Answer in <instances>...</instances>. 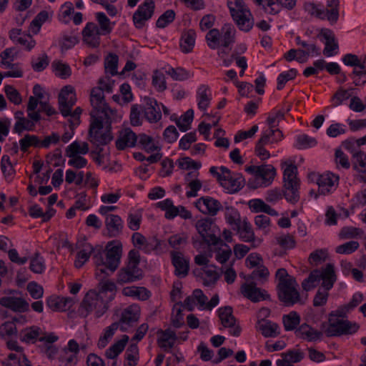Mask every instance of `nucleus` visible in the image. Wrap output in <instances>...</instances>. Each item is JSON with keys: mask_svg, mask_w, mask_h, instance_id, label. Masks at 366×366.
<instances>
[{"mask_svg": "<svg viewBox=\"0 0 366 366\" xmlns=\"http://www.w3.org/2000/svg\"><path fill=\"white\" fill-rule=\"evenodd\" d=\"M362 300L363 296L362 294H355L352 296L351 301L349 303L344 305L340 309H338L337 310V312L339 313V316L345 317L347 312L356 307L360 303L362 302Z\"/></svg>", "mask_w": 366, "mask_h": 366, "instance_id": "47", "label": "nucleus"}, {"mask_svg": "<svg viewBox=\"0 0 366 366\" xmlns=\"http://www.w3.org/2000/svg\"><path fill=\"white\" fill-rule=\"evenodd\" d=\"M129 341V336L124 335L121 340L116 342L109 349L107 350L105 355L109 359L116 358L124 349Z\"/></svg>", "mask_w": 366, "mask_h": 366, "instance_id": "34", "label": "nucleus"}, {"mask_svg": "<svg viewBox=\"0 0 366 366\" xmlns=\"http://www.w3.org/2000/svg\"><path fill=\"white\" fill-rule=\"evenodd\" d=\"M154 11V2L153 0H145L133 14V21L135 26L142 29L145 22L149 20Z\"/></svg>", "mask_w": 366, "mask_h": 366, "instance_id": "15", "label": "nucleus"}, {"mask_svg": "<svg viewBox=\"0 0 366 366\" xmlns=\"http://www.w3.org/2000/svg\"><path fill=\"white\" fill-rule=\"evenodd\" d=\"M119 57L117 54L110 53L105 59L104 69L106 73L114 76L117 74Z\"/></svg>", "mask_w": 366, "mask_h": 366, "instance_id": "50", "label": "nucleus"}, {"mask_svg": "<svg viewBox=\"0 0 366 366\" xmlns=\"http://www.w3.org/2000/svg\"><path fill=\"white\" fill-rule=\"evenodd\" d=\"M166 73L176 81H184L189 77V72L181 67L169 68L166 71Z\"/></svg>", "mask_w": 366, "mask_h": 366, "instance_id": "62", "label": "nucleus"}, {"mask_svg": "<svg viewBox=\"0 0 366 366\" xmlns=\"http://www.w3.org/2000/svg\"><path fill=\"white\" fill-rule=\"evenodd\" d=\"M195 227L198 233L207 244L217 245L221 241L217 234V228L212 219H199L197 222Z\"/></svg>", "mask_w": 366, "mask_h": 366, "instance_id": "12", "label": "nucleus"}, {"mask_svg": "<svg viewBox=\"0 0 366 366\" xmlns=\"http://www.w3.org/2000/svg\"><path fill=\"white\" fill-rule=\"evenodd\" d=\"M296 42L305 49H299V54H301V56L306 57L320 54V49L315 44H308L307 41L302 40L300 36L296 37Z\"/></svg>", "mask_w": 366, "mask_h": 366, "instance_id": "39", "label": "nucleus"}, {"mask_svg": "<svg viewBox=\"0 0 366 366\" xmlns=\"http://www.w3.org/2000/svg\"><path fill=\"white\" fill-rule=\"evenodd\" d=\"M76 100L74 89L71 86H65L61 89L58 99L59 109L64 117L71 116L78 121L82 109L80 107H76L73 112H71Z\"/></svg>", "mask_w": 366, "mask_h": 366, "instance_id": "7", "label": "nucleus"}, {"mask_svg": "<svg viewBox=\"0 0 366 366\" xmlns=\"http://www.w3.org/2000/svg\"><path fill=\"white\" fill-rule=\"evenodd\" d=\"M175 18V12L172 10H167L162 14L156 22V26L158 28H164L169 24L172 23Z\"/></svg>", "mask_w": 366, "mask_h": 366, "instance_id": "60", "label": "nucleus"}, {"mask_svg": "<svg viewBox=\"0 0 366 366\" xmlns=\"http://www.w3.org/2000/svg\"><path fill=\"white\" fill-rule=\"evenodd\" d=\"M222 35L220 38V44L227 48L234 42L235 29L230 24H225L222 29Z\"/></svg>", "mask_w": 366, "mask_h": 366, "instance_id": "44", "label": "nucleus"}, {"mask_svg": "<svg viewBox=\"0 0 366 366\" xmlns=\"http://www.w3.org/2000/svg\"><path fill=\"white\" fill-rule=\"evenodd\" d=\"M41 335H42L41 328L37 326H32L21 330L19 339L27 344H33L36 340H39Z\"/></svg>", "mask_w": 366, "mask_h": 366, "instance_id": "32", "label": "nucleus"}, {"mask_svg": "<svg viewBox=\"0 0 366 366\" xmlns=\"http://www.w3.org/2000/svg\"><path fill=\"white\" fill-rule=\"evenodd\" d=\"M199 274L203 280V284L205 286L214 285L219 279V274L215 270L213 266H208L199 271Z\"/></svg>", "mask_w": 366, "mask_h": 366, "instance_id": "33", "label": "nucleus"}, {"mask_svg": "<svg viewBox=\"0 0 366 366\" xmlns=\"http://www.w3.org/2000/svg\"><path fill=\"white\" fill-rule=\"evenodd\" d=\"M96 19L99 24V29L102 31V35H107L112 31V24L103 12L96 14Z\"/></svg>", "mask_w": 366, "mask_h": 366, "instance_id": "46", "label": "nucleus"}, {"mask_svg": "<svg viewBox=\"0 0 366 366\" xmlns=\"http://www.w3.org/2000/svg\"><path fill=\"white\" fill-rule=\"evenodd\" d=\"M119 327L121 328V325L118 322H114L111 325L106 327L104 335L99 339L98 347L99 348H104L112 340Z\"/></svg>", "mask_w": 366, "mask_h": 366, "instance_id": "41", "label": "nucleus"}, {"mask_svg": "<svg viewBox=\"0 0 366 366\" xmlns=\"http://www.w3.org/2000/svg\"><path fill=\"white\" fill-rule=\"evenodd\" d=\"M319 187V193L326 195L335 190L339 184V176L332 172L317 175L316 179Z\"/></svg>", "mask_w": 366, "mask_h": 366, "instance_id": "17", "label": "nucleus"}, {"mask_svg": "<svg viewBox=\"0 0 366 366\" xmlns=\"http://www.w3.org/2000/svg\"><path fill=\"white\" fill-rule=\"evenodd\" d=\"M107 307L102 294L94 290L89 291L85 295L79 309L81 315L86 316L89 312L95 310L97 317L104 314Z\"/></svg>", "mask_w": 366, "mask_h": 366, "instance_id": "9", "label": "nucleus"}, {"mask_svg": "<svg viewBox=\"0 0 366 366\" xmlns=\"http://www.w3.org/2000/svg\"><path fill=\"white\" fill-rule=\"evenodd\" d=\"M240 290L244 297L254 302L267 300L269 297V295L265 290L257 287L256 285L253 282L242 284Z\"/></svg>", "mask_w": 366, "mask_h": 366, "instance_id": "20", "label": "nucleus"}, {"mask_svg": "<svg viewBox=\"0 0 366 366\" xmlns=\"http://www.w3.org/2000/svg\"><path fill=\"white\" fill-rule=\"evenodd\" d=\"M172 264L175 267V274L184 277L189 272V259H186L183 254L179 252L173 251L171 252Z\"/></svg>", "mask_w": 366, "mask_h": 366, "instance_id": "26", "label": "nucleus"}, {"mask_svg": "<svg viewBox=\"0 0 366 366\" xmlns=\"http://www.w3.org/2000/svg\"><path fill=\"white\" fill-rule=\"evenodd\" d=\"M196 33L194 30L190 29L182 35L180 47L184 53H189L192 51L195 43Z\"/></svg>", "mask_w": 366, "mask_h": 366, "instance_id": "42", "label": "nucleus"}, {"mask_svg": "<svg viewBox=\"0 0 366 366\" xmlns=\"http://www.w3.org/2000/svg\"><path fill=\"white\" fill-rule=\"evenodd\" d=\"M227 6L233 19L241 30L249 31L253 24L251 14L242 0H228Z\"/></svg>", "mask_w": 366, "mask_h": 366, "instance_id": "8", "label": "nucleus"}, {"mask_svg": "<svg viewBox=\"0 0 366 366\" xmlns=\"http://www.w3.org/2000/svg\"><path fill=\"white\" fill-rule=\"evenodd\" d=\"M90 102L93 107L90 115L94 113L97 116H103L105 119H110L112 109L106 103L104 94L101 88H93L90 94Z\"/></svg>", "mask_w": 366, "mask_h": 366, "instance_id": "13", "label": "nucleus"}, {"mask_svg": "<svg viewBox=\"0 0 366 366\" xmlns=\"http://www.w3.org/2000/svg\"><path fill=\"white\" fill-rule=\"evenodd\" d=\"M49 18V14L46 11H41L36 17L32 20L30 24V29L34 34H37L43 23H44Z\"/></svg>", "mask_w": 366, "mask_h": 366, "instance_id": "54", "label": "nucleus"}, {"mask_svg": "<svg viewBox=\"0 0 366 366\" xmlns=\"http://www.w3.org/2000/svg\"><path fill=\"white\" fill-rule=\"evenodd\" d=\"M30 269L36 274H41L45 269V263L43 257L38 252L30 259Z\"/></svg>", "mask_w": 366, "mask_h": 366, "instance_id": "55", "label": "nucleus"}, {"mask_svg": "<svg viewBox=\"0 0 366 366\" xmlns=\"http://www.w3.org/2000/svg\"><path fill=\"white\" fill-rule=\"evenodd\" d=\"M249 208L254 212H264L270 215H277V212L259 199H252L248 202Z\"/></svg>", "mask_w": 366, "mask_h": 366, "instance_id": "40", "label": "nucleus"}, {"mask_svg": "<svg viewBox=\"0 0 366 366\" xmlns=\"http://www.w3.org/2000/svg\"><path fill=\"white\" fill-rule=\"evenodd\" d=\"M317 37L321 41L325 40L324 55L326 56H333L335 54V51L337 50L339 47L333 32L328 29H322Z\"/></svg>", "mask_w": 366, "mask_h": 366, "instance_id": "22", "label": "nucleus"}, {"mask_svg": "<svg viewBox=\"0 0 366 366\" xmlns=\"http://www.w3.org/2000/svg\"><path fill=\"white\" fill-rule=\"evenodd\" d=\"M296 336L307 341H315L320 339L322 332L315 330L307 324H302L295 331Z\"/></svg>", "mask_w": 366, "mask_h": 366, "instance_id": "31", "label": "nucleus"}, {"mask_svg": "<svg viewBox=\"0 0 366 366\" xmlns=\"http://www.w3.org/2000/svg\"><path fill=\"white\" fill-rule=\"evenodd\" d=\"M152 84L159 92H163L167 89L165 76L159 70H155L152 75Z\"/></svg>", "mask_w": 366, "mask_h": 366, "instance_id": "58", "label": "nucleus"}, {"mask_svg": "<svg viewBox=\"0 0 366 366\" xmlns=\"http://www.w3.org/2000/svg\"><path fill=\"white\" fill-rule=\"evenodd\" d=\"M89 148L87 142H79L74 141L66 149V155L67 157H74L76 155L86 154L89 152Z\"/></svg>", "mask_w": 366, "mask_h": 366, "instance_id": "35", "label": "nucleus"}, {"mask_svg": "<svg viewBox=\"0 0 366 366\" xmlns=\"http://www.w3.org/2000/svg\"><path fill=\"white\" fill-rule=\"evenodd\" d=\"M225 219L228 224H229L232 229L235 227H239L241 222L240 215L238 211L232 207H226L224 209Z\"/></svg>", "mask_w": 366, "mask_h": 366, "instance_id": "48", "label": "nucleus"}, {"mask_svg": "<svg viewBox=\"0 0 366 366\" xmlns=\"http://www.w3.org/2000/svg\"><path fill=\"white\" fill-rule=\"evenodd\" d=\"M160 336L157 340L158 345L167 351L172 348L174 345V342L177 339L176 332L171 329H167L165 330H161L159 332Z\"/></svg>", "mask_w": 366, "mask_h": 366, "instance_id": "29", "label": "nucleus"}, {"mask_svg": "<svg viewBox=\"0 0 366 366\" xmlns=\"http://www.w3.org/2000/svg\"><path fill=\"white\" fill-rule=\"evenodd\" d=\"M339 313H331L328 320V324L322 323V328L327 337H338L344 335H352L355 333L359 325L355 322H351L348 320L340 318Z\"/></svg>", "mask_w": 366, "mask_h": 366, "instance_id": "5", "label": "nucleus"}, {"mask_svg": "<svg viewBox=\"0 0 366 366\" xmlns=\"http://www.w3.org/2000/svg\"><path fill=\"white\" fill-rule=\"evenodd\" d=\"M138 136L130 129L126 128L119 132L116 141V147L119 150H124L127 147H133L137 142Z\"/></svg>", "mask_w": 366, "mask_h": 366, "instance_id": "24", "label": "nucleus"}, {"mask_svg": "<svg viewBox=\"0 0 366 366\" xmlns=\"http://www.w3.org/2000/svg\"><path fill=\"white\" fill-rule=\"evenodd\" d=\"M140 316V308L137 305H132L125 308L118 322L120 323L121 330L125 331L138 322Z\"/></svg>", "mask_w": 366, "mask_h": 366, "instance_id": "18", "label": "nucleus"}, {"mask_svg": "<svg viewBox=\"0 0 366 366\" xmlns=\"http://www.w3.org/2000/svg\"><path fill=\"white\" fill-rule=\"evenodd\" d=\"M6 295L0 298V305L15 312H25L29 310V304L22 293L18 290H7Z\"/></svg>", "mask_w": 366, "mask_h": 366, "instance_id": "10", "label": "nucleus"}, {"mask_svg": "<svg viewBox=\"0 0 366 366\" xmlns=\"http://www.w3.org/2000/svg\"><path fill=\"white\" fill-rule=\"evenodd\" d=\"M285 118V112L282 110L277 111L274 113L269 114L267 122L270 128L271 134H274L275 133H279V139L282 138L283 134L282 132L278 129H274V128L278 126L280 122Z\"/></svg>", "mask_w": 366, "mask_h": 366, "instance_id": "38", "label": "nucleus"}, {"mask_svg": "<svg viewBox=\"0 0 366 366\" xmlns=\"http://www.w3.org/2000/svg\"><path fill=\"white\" fill-rule=\"evenodd\" d=\"M74 305L71 297H51L47 300V305L54 311H66Z\"/></svg>", "mask_w": 366, "mask_h": 366, "instance_id": "30", "label": "nucleus"}, {"mask_svg": "<svg viewBox=\"0 0 366 366\" xmlns=\"http://www.w3.org/2000/svg\"><path fill=\"white\" fill-rule=\"evenodd\" d=\"M279 327L276 323L264 320L258 321V329L265 337H276L279 335Z\"/></svg>", "mask_w": 366, "mask_h": 366, "instance_id": "36", "label": "nucleus"}, {"mask_svg": "<svg viewBox=\"0 0 366 366\" xmlns=\"http://www.w3.org/2000/svg\"><path fill=\"white\" fill-rule=\"evenodd\" d=\"M219 170L222 171V179L220 184L229 193H235L239 191L244 185V179L242 174H232L230 170L225 167H220Z\"/></svg>", "mask_w": 366, "mask_h": 366, "instance_id": "14", "label": "nucleus"}, {"mask_svg": "<svg viewBox=\"0 0 366 366\" xmlns=\"http://www.w3.org/2000/svg\"><path fill=\"white\" fill-rule=\"evenodd\" d=\"M218 312L221 323L224 327L234 326L236 319L232 315V308L230 306L219 308Z\"/></svg>", "mask_w": 366, "mask_h": 366, "instance_id": "43", "label": "nucleus"}, {"mask_svg": "<svg viewBox=\"0 0 366 366\" xmlns=\"http://www.w3.org/2000/svg\"><path fill=\"white\" fill-rule=\"evenodd\" d=\"M352 167L359 173L366 174V153L360 150L352 154ZM366 182V178L363 179Z\"/></svg>", "mask_w": 366, "mask_h": 366, "instance_id": "37", "label": "nucleus"}, {"mask_svg": "<svg viewBox=\"0 0 366 366\" xmlns=\"http://www.w3.org/2000/svg\"><path fill=\"white\" fill-rule=\"evenodd\" d=\"M134 245L145 253H150L160 246V241L157 239H147L141 233L135 232L132 237Z\"/></svg>", "mask_w": 366, "mask_h": 366, "instance_id": "23", "label": "nucleus"}, {"mask_svg": "<svg viewBox=\"0 0 366 366\" xmlns=\"http://www.w3.org/2000/svg\"><path fill=\"white\" fill-rule=\"evenodd\" d=\"M102 31L99 26L93 23H88L82 31L84 42L89 47L97 48L100 44V36Z\"/></svg>", "mask_w": 366, "mask_h": 366, "instance_id": "19", "label": "nucleus"}, {"mask_svg": "<svg viewBox=\"0 0 366 366\" xmlns=\"http://www.w3.org/2000/svg\"><path fill=\"white\" fill-rule=\"evenodd\" d=\"M327 255L328 253L327 249H317L310 254L308 261L310 264L317 266L325 262L327 258Z\"/></svg>", "mask_w": 366, "mask_h": 366, "instance_id": "57", "label": "nucleus"}, {"mask_svg": "<svg viewBox=\"0 0 366 366\" xmlns=\"http://www.w3.org/2000/svg\"><path fill=\"white\" fill-rule=\"evenodd\" d=\"M122 253V245L118 241L108 242L104 252L98 251L94 255L97 266V274L107 273L109 270L113 273L119 267Z\"/></svg>", "mask_w": 366, "mask_h": 366, "instance_id": "1", "label": "nucleus"}, {"mask_svg": "<svg viewBox=\"0 0 366 366\" xmlns=\"http://www.w3.org/2000/svg\"><path fill=\"white\" fill-rule=\"evenodd\" d=\"M34 122L33 120L28 119L25 117L20 119V121H16L14 127V132L18 134H21L24 130L31 131L33 129L34 127Z\"/></svg>", "mask_w": 366, "mask_h": 366, "instance_id": "61", "label": "nucleus"}, {"mask_svg": "<svg viewBox=\"0 0 366 366\" xmlns=\"http://www.w3.org/2000/svg\"><path fill=\"white\" fill-rule=\"evenodd\" d=\"M297 168L293 164L286 165L283 172V194L287 202L295 204L300 199V181L297 177Z\"/></svg>", "mask_w": 366, "mask_h": 366, "instance_id": "6", "label": "nucleus"}, {"mask_svg": "<svg viewBox=\"0 0 366 366\" xmlns=\"http://www.w3.org/2000/svg\"><path fill=\"white\" fill-rule=\"evenodd\" d=\"M299 285L296 280L282 283L277 285V295L279 300L284 303L285 306H292L297 302H301L300 295L298 291Z\"/></svg>", "mask_w": 366, "mask_h": 366, "instance_id": "11", "label": "nucleus"}, {"mask_svg": "<svg viewBox=\"0 0 366 366\" xmlns=\"http://www.w3.org/2000/svg\"><path fill=\"white\" fill-rule=\"evenodd\" d=\"M138 143L140 147L147 152H152L155 150H160V148L154 143V139L145 134H140L138 136Z\"/></svg>", "mask_w": 366, "mask_h": 366, "instance_id": "45", "label": "nucleus"}, {"mask_svg": "<svg viewBox=\"0 0 366 366\" xmlns=\"http://www.w3.org/2000/svg\"><path fill=\"white\" fill-rule=\"evenodd\" d=\"M360 247V244L357 241H350L335 248V252L338 254H351L356 251Z\"/></svg>", "mask_w": 366, "mask_h": 366, "instance_id": "63", "label": "nucleus"}, {"mask_svg": "<svg viewBox=\"0 0 366 366\" xmlns=\"http://www.w3.org/2000/svg\"><path fill=\"white\" fill-rule=\"evenodd\" d=\"M245 170L253 175L247 182V186L253 189L269 186L276 176V169L271 164L251 165Z\"/></svg>", "mask_w": 366, "mask_h": 366, "instance_id": "4", "label": "nucleus"}, {"mask_svg": "<svg viewBox=\"0 0 366 366\" xmlns=\"http://www.w3.org/2000/svg\"><path fill=\"white\" fill-rule=\"evenodd\" d=\"M142 277V269L137 266L127 264L117 273V282L120 285L136 282Z\"/></svg>", "mask_w": 366, "mask_h": 366, "instance_id": "16", "label": "nucleus"}, {"mask_svg": "<svg viewBox=\"0 0 366 366\" xmlns=\"http://www.w3.org/2000/svg\"><path fill=\"white\" fill-rule=\"evenodd\" d=\"M39 102V99L36 97H30L27 104L28 117L35 122H39L41 119L40 110L36 111Z\"/></svg>", "mask_w": 366, "mask_h": 366, "instance_id": "49", "label": "nucleus"}, {"mask_svg": "<svg viewBox=\"0 0 366 366\" xmlns=\"http://www.w3.org/2000/svg\"><path fill=\"white\" fill-rule=\"evenodd\" d=\"M336 280L334 265L327 264L322 269L312 271L308 277L302 282V287L305 291L308 292L314 289L317 283L322 280V287L326 290H330L333 287Z\"/></svg>", "mask_w": 366, "mask_h": 366, "instance_id": "3", "label": "nucleus"}, {"mask_svg": "<svg viewBox=\"0 0 366 366\" xmlns=\"http://www.w3.org/2000/svg\"><path fill=\"white\" fill-rule=\"evenodd\" d=\"M208 88L206 86H201L198 89V97L199 98V101L198 102V107L200 109L205 110L210 102V98L207 94Z\"/></svg>", "mask_w": 366, "mask_h": 366, "instance_id": "59", "label": "nucleus"}, {"mask_svg": "<svg viewBox=\"0 0 366 366\" xmlns=\"http://www.w3.org/2000/svg\"><path fill=\"white\" fill-rule=\"evenodd\" d=\"M109 119H105L103 116L92 114L88 139L94 146L107 145L114 139Z\"/></svg>", "mask_w": 366, "mask_h": 366, "instance_id": "2", "label": "nucleus"}, {"mask_svg": "<svg viewBox=\"0 0 366 366\" xmlns=\"http://www.w3.org/2000/svg\"><path fill=\"white\" fill-rule=\"evenodd\" d=\"M105 225L110 237H117L122 230V220L119 216L115 214H108L106 217Z\"/></svg>", "mask_w": 366, "mask_h": 366, "instance_id": "28", "label": "nucleus"}, {"mask_svg": "<svg viewBox=\"0 0 366 366\" xmlns=\"http://www.w3.org/2000/svg\"><path fill=\"white\" fill-rule=\"evenodd\" d=\"M139 356V349L137 344H131L126 351V359L129 366H134L137 364Z\"/></svg>", "mask_w": 366, "mask_h": 366, "instance_id": "64", "label": "nucleus"}, {"mask_svg": "<svg viewBox=\"0 0 366 366\" xmlns=\"http://www.w3.org/2000/svg\"><path fill=\"white\" fill-rule=\"evenodd\" d=\"M233 229L237 230L242 240L247 242H252V247L255 248L260 244L261 240L259 239H255L254 233L252 229L251 224L245 219L243 220L242 223H239V227H235Z\"/></svg>", "mask_w": 366, "mask_h": 366, "instance_id": "25", "label": "nucleus"}, {"mask_svg": "<svg viewBox=\"0 0 366 366\" xmlns=\"http://www.w3.org/2000/svg\"><path fill=\"white\" fill-rule=\"evenodd\" d=\"M196 207L203 214L214 216L222 207L221 203L210 197H202L195 203Z\"/></svg>", "mask_w": 366, "mask_h": 366, "instance_id": "21", "label": "nucleus"}, {"mask_svg": "<svg viewBox=\"0 0 366 366\" xmlns=\"http://www.w3.org/2000/svg\"><path fill=\"white\" fill-rule=\"evenodd\" d=\"M315 16L320 19H327L331 23H336L339 17V11L335 9H317Z\"/></svg>", "mask_w": 366, "mask_h": 366, "instance_id": "52", "label": "nucleus"}, {"mask_svg": "<svg viewBox=\"0 0 366 366\" xmlns=\"http://www.w3.org/2000/svg\"><path fill=\"white\" fill-rule=\"evenodd\" d=\"M300 316L296 312H292L283 317V324L286 330H292L300 323Z\"/></svg>", "mask_w": 366, "mask_h": 366, "instance_id": "56", "label": "nucleus"}, {"mask_svg": "<svg viewBox=\"0 0 366 366\" xmlns=\"http://www.w3.org/2000/svg\"><path fill=\"white\" fill-rule=\"evenodd\" d=\"M194 118L192 109L187 110L178 120L176 124L182 132H186L190 129V124Z\"/></svg>", "mask_w": 366, "mask_h": 366, "instance_id": "51", "label": "nucleus"}, {"mask_svg": "<svg viewBox=\"0 0 366 366\" xmlns=\"http://www.w3.org/2000/svg\"><path fill=\"white\" fill-rule=\"evenodd\" d=\"M19 144L21 150L23 152H26L31 146L35 147H41V141L39 139L38 137L30 134H26L20 139Z\"/></svg>", "mask_w": 366, "mask_h": 366, "instance_id": "53", "label": "nucleus"}, {"mask_svg": "<svg viewBox=\"0 0 366 366\" xmlns=\"http://www.w3.org/2000/svg\"><path fill=\"white\" fill-rule=\"evenodd\" d=\"M144 117L151 123H156L162 118L159 105L154 99L145 98Z\"/></svg>", "mask_w": 366, "mask_h": 366, "instance_id": "27", "label": "nucleus"}]
</instances>
